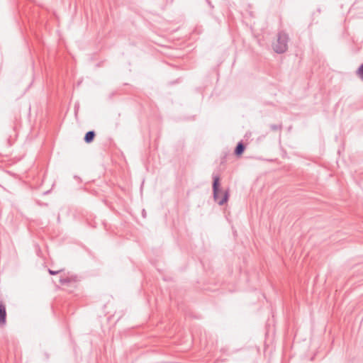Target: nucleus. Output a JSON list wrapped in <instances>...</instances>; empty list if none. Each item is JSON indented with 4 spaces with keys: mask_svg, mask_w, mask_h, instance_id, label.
Wrapping results in <instances>:
<instances>
[{
    "mask_svg": "<svg viewBox=\"0 0 363 363\" xmlns=\"http://www.w3.org/2000/svg\"><path fill=\"white\" fill-rule=\"evenodd\" d=\"M72 277H65V278H60V282L61 284L62 285H65V284H68L69 283H70L72 281Z\"/></svg>",
    "mask_w": 363,
    "mask_h": 363,
    "instance_id": "0eeeda50",
    "label": "nucleus"
},
{
    "mask_svg": "<svg viewBox=\"0 0 363 363\" xmlns=\"http://www.w3.org/2000/svg\"><path fill=\"white\" fill-rule=\"evenodd\" d=\"M245 150V146L243 144V143L241 141L237 144L235 149L234 150V153L237 156H240L244 152Z\"/></svg>",
    "mask_w": 363,
    "mask_h": 363,
    "instance_id": "20e7f679",
    "label": "nucleus"
},
{
    "mask_svg": "<svg viewBox=\"0 0 363 363\" xmlns=\"http://www.w3.org/2000/svg\"><path fill=\"white\" fill-rule=\"evenodd\" d=\"M95 135H96V133L94 130H89L88 131L86 134H85V136L84 138V140L85 141V143H91L94 138H95Z\"/></svg>",
    "mask_w": 363,
    "mask_h": 363,
    "instance_id": "39448f33",
    "label": "nucleus"
},
{
    "mask_svg": "<svg viewBox=\"0 0 363 363\" xmlns=\"http://www.w3.org/2000/svg\"><path fill=\"white\" fill-rule=\"evenodd\" d=\"M62 269H59V270H57V271H54V270H52L50 269H48V272L50 275H55V274H59L60 272H62Z\"/></svg>",
    "mask_w": 363,
    "mask_h": 363,
    "instance_id": "1a4fd4ad",
    "label": "nucleus"
},
{
    "mask_svg": "<svg viewBox=\"0 0 363 363\" xmlns=\"http://www.w3.org/2000/svg\"><path fill=\"white\" fill-rule=\"evenodd\" d=\"M269 128L272 131H281L283 125L282 123H280L279 124H272L269 125Z\"/></svg>",
    "mask_w": 363,
    "mask_h": 363,
    "instance_id": "423d86ee",
    "label": "nucleus"
},
{
    "mask_svg": "<svg viewBox=\"0 0 363 363\" xmlns=\"http://www.w3.org/2000/svg\"><path fill=\"white\" fill-rule=\"evenodd\" d=\"M213 194L214 201L217 202L218 205L222 206L228 201L229 198V192L228 191H225L223 193V197L220 198V194L222 192L220 189V177L218 175H213Z\"/></svg>",
    "mask_w": 363,
    "mask_h": 363,
    "instance_id": "f257e3e1",
    "label": "nucleus"
},
{
    "mask_svg": "<svg viewBox=\"0 0 363 363\" xmlns=\"http://www.w3.org/2000/svg\"><path fill=\"white\" fill-rule=\"evenodd\" d=\"M289 35L284 31H280L277 34V39L273 43V50L278 54L284 53L288 49Z\"/></svg>",
    "mask_w": 363,
    "mask_h": 363,
    "instance_id": "f03ea898",
    "label": "nucleus"
},
{
    "mask_svg": "<svg viewBox=\"0 0 363 363\" xmlns=\"http://www.w3.org/2000/svg\"><path fill=\"white\" fill-rule=\"evenodd\" d=\"M6 322V306L1 300H0V326L5 325Z\"/></svg>",
    "mask_w": 363,
    "mask_h": 363,
    "instance_id": "7ed1b4c3",
    "label": "nucleus"
},
{
    "mask_svg": "<svg viewBox=\"0 0 363 363\" xmlns=\"http://www.w3.org/2000/svg\"><path fill=\"white\" fill-rule=\"evenodd\" d=\"M357 74L363 81V63L360 65L357 71Z\"/></svg>",
    "mask_w": 363,
    "mask_h": 363,
    "instance_id": "6e6552de",
    "label": "nucleus"
}]
</instances>
